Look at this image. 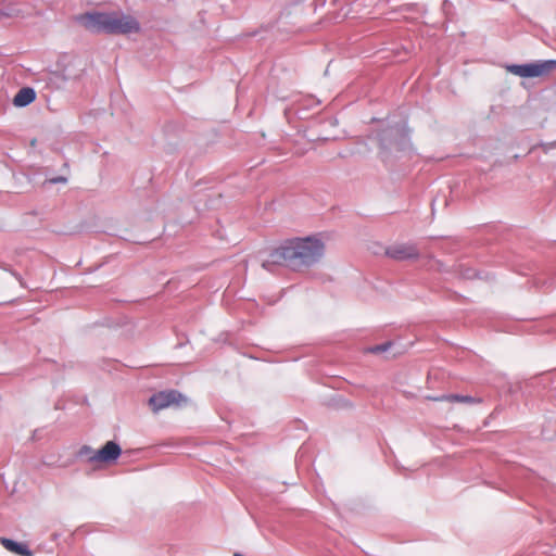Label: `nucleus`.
<instances>
[{
	"instance_id": "nucleus-1",
	"label": "nucleus",
	"mask_w": 556,
	"mask_h": 556,
	"mask_svg": "<svg viewBox=\"0 0 556 556\" xmlns=\"http://www.w3.org/2000/svg\"><path fill=\"white\" fill-rule=\"evenodd\" d=\"M324 244L315 238H296L285 242L271 254L274 263L309 265L323 255Z\"/></svg>"
},
{
	"instance_id": "nucleus-2",
	"label": "nucleus",
	"mask_w": 556,
	"mask_h": 556,
	"mask_svg": "<svg viewBox=\"0 0 556 556\" xmlns=\"http://www.w3.org/2000/svg\"><path fill=\"white\" fill-rule=\"evenodd\" d=\"M111 12L92 11L75 16V22L91 33H109Z\"/></svg>"
},
{
	"instance_id": "nucleus-3",
	"label": "nucleus",
	"mask_w": 556,
	"mask_h": 556,
	"mask_svg": "<svg viewBox=\"0 0 556 556\" xmlns=\"http://www.w3.org/2000/svg\"><path fill=\"white\" fill-rule=\"evenodd\" d=\"M109 33L110 35H128L140 31V24L136 17L121 12H111Z\"/></svg>"
},
{
	"instance_id": "nucleus-4",
	"label": "nucleus",
	"mask_w": 556,
	"mask_h": 556,
	"mask_svg": "<svg viewBox=\"0 0 556 556\" xmlns=\"http://www.w3.org/2000/svg\"><path fill=\"white\" fill-rule=\"evenodd\" d=\"M81 455H86L91 463L109 464L115 462L122 454L121 446L114 441H108L100 450L93 451L88 446L80 450Z\"/></svg>"
},
{
	"instance_id": "nucleus-5",
	"label": "nucleus",
	"mask_w": 556,
	"mask_h": 556,
	"mask_svg": "<svg viewBox=\"0 0 556 556\" xmlns=\"http://www.w3.org/2000/svg\"><path fill=\"white\" fill-rule=\"evenodd\" d=\"M556 68V61H542L522 65H509L508 72L519 77H540Z\"/></svg>"
},
{
	"instance_id": "nucleus-6",
	"label": "nucleus",
	"mask_w": 556,
	"mask_h": 556,
	"mask_svg": "<svg viewBox=\"0 0 556 556\" xmlns=\"http://www.w3.org/2000/svg\"><path fill=\"white\" fill-rule=\"evenodd\" d=\"M186 403L187 399L175 390L157 392L149 400V406L153 413H157L169 406H180Z\"/></svg>"
},
{
	"instance_id": "nucleus-7",
	"label": "nucleus",
	"mask_w": 556,
	"mask_h": 556,
	"mask_svg": "<svg viewBox=\"0 0 556 556\" xmlns=\"http://www.w3.org/2000/svg\"><path fill=\"white\" fill-rule=\"evenodd\" d=\"M386 254L395 261L416 260L419 251L415 244L396 243L386 250Z\"/></svg>"
},
{
	"instance_id": "nucleus-8",
	"label": "nucleus",
	"mask_w": 556,
	"mask_h": 556,
	"mask_svg": "<svg viewBox=\"0 0 556 556\" xmlns=\"http://www.w3.org/2000/svg\"><path fill=\"white\" fill-rule=\"evenodd\" d=\"M36 98V93L34 89L25 87L18 90L13 99V104L15 106H26L30 104Z\"/></svg>"
},
{
	"instance_id": "nucleus-9",
	"label": "nucleus",
	"mask_w": 556,
	"mask_h": 556,
	"mask_svg": "<svg viewBox=\"0 0 556 556\" xmlns=\"http://www.w3.org/2000/svg\"><path fill=\"white\" fill-rule=\"evenodd\" d=\"M432 401H446L450 403H464V404H477L480 403L479 399L469 396V395H457V394H450V395H442L438 397H429Z\"/></svg>"
},
{
	"instance_id": "nucleus-10",
	"label": "nucleus",
	"mask_w": 556,
	"mask_h": 556,
	"mask_svg": "<svg viewBox=\"0 0 556 556\" xmlns=\"http://www.w3.org/2000/svg\"><path fill=\"white\" fill-rule=\"evenodd\" d=\"M1 544L10 552L15 553L21 556H30L31 553L26 545L16 543L10 539L2 538L0 540Z\"/></svg>"
},
{
	"instance_id": "nucleus-11",
	"label": "nucleus",
	"mask_w": 556,
	"mask_h": 556,
	"mask_svg": "<svg viewBox=\"0 0 556 556\" xmlns=\"http://www.w3.org/2000/svg\"><path fill=\"white\" fill-rule=\"evenodd\" d=\"M386 350H387V345H377L376 348H374V349L371 350V352H374V353H379V352H383V351H386Z\"/></svg>"
},
{
	"instance_id": "nucleus-12",
	"label": "nucleus",
	"mask_w": 556,
	"mask_h": 556,
	"mask_svg": "<svg viewBox=\"0 0 556 556\" xmlns=\"http://www.w3.org/2000/svg\"><path fill=\"white\" fill-rule=\"evenodd\" d=\"M65 180H66L65 178H63V177H59V178H56V179H53L52 181H53V182H64Z\"/></svg>"
}]
</instances>
